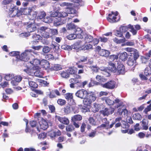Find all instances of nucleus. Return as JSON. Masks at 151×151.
Instances as JSON below:
<instances>
[{"label": "nucleus", "mask_w": 151, "mask_h": 151, "mask_svg": "<svg viewBox=\"0 0 151 151\" xmlns=\"http://www.w3.org/2000/svg\"><path fill=\"white\" fill-rule=\"evenodd\" d=\"M72 109L74 113H78L79 111V109L78 106H72Z\"/></svg>", "instance_id": "nucleus-42"}, {"label": "nucleus", "mask_w": 151, "mask_h": 151, "mask_svg": "<svg viewBox=\"0 0 151 151\" xmlns=\"http://www.w3.org/2000/svg\"><path fill=\"white\" fill-rule=\"evenodd\" d=\"M128 58V54L126 52H124L121 53L119 56V58L122 61H125Z\"/></svg>", "instance_id": "nucleus-20"}, {"label": "nucleus", "mask_w": 151, "mask_h": 151, "mask_svg": "<svg viewBox=\"0 0 151 151\" xmlns=\"http://www.w3.org/2000/svg\"><path fill=\"white\" fill-rule=\"evenodd\" d=\"M20 52H12L10 53V55L11 56H16V58H17V56L19 55Z\"/></svg>", "instance_id": "nucleus-58"}, {"label": "nucleus", "mask_w": 151, "mask_h": 151, "mask_svg": "<svg viewBox=\"0 0 151 151\" xmlns=\"http://www.w3.org/2000/svg\"><path fill=\"white\" fill-rule=\"evenodd\" d=\"M86 97L90 101L91 103L94 101L96 99L95 94L92 93H89V94L87 95Z\"/></svg>", "instance_id": "nucleus-24"}, {"label": "nucleus", "mask_w": 151, "mask_h": 151, "mask_svg": "<svg viewBox=\"0 0 151 151\" xmlns=\"http://www.w3.org/2000/svg\"><path fill=\"white\" fill-rule=\"evenodd\" d=\"M68 23V25H66L67 28L68 30H74L76 29V26L73 23Z\"/></svg>", "instance_id": "nucleus-25"}, {"label": "nucleus", "mask_w": 151, "mask_h": 151, "mask_svg": "<svg viewBox=\"0 0 151 151\" xmlns=\"http://www.w3.org/2000/svg\"><path fill=\"white\" fill-rule=\"evenodd\" d=\"M83 99V104L86 106H90L91 103L90 101L86 97V98Z\"/></svg>", "instance_id": "nucleus-33"}, {"label": "nucleus", "mask_w": 151, "mask_h": 151, "mask_svg": "<svg viewBox=\"0 0 151 151\" xmlns=\"http://www.w3.org/2000/svg\"><path fill=\"white\" fill-rule=\"evenodd\" d=\"M82 119V117L81 116L77 114L72 117L71 120L72 122H76L81 121Z\"/></svg>", "instance_id": "nucleus-21"}, {"label": "nucleus", "mask_w": 151, "mask_h": 151, "mask_svg": "<svg viewBox=\"0 0 151 151\" xmlns=\"http://www.w3.org/2000/svg\"><path fill=\"white\" fill-rule=\"evenodd\" d=\"M47 61L45 60H42L41 61L37 58H35L32 60L30 61V63L34 66H37L41 65H44L43 63H46Z\"/></svg>", "instance_id": "nucleus-11"}, {"label": "nucleus", "mask_w": 151, "mask_h": 151, "mask_svg": "<svg viewBox=\"0 0 151 151\" xmlns=\"http://www.w3.org/2000/svg\"><path fill=\"white\" fill-rule=\"evenodd\" d=\"M58 103L61 106H63L65 104L66 101L64 100L61 99H58L57 101Z\"/></svg>", "instance_id": "nucleus-51"}, {"label": "nucleus", "mask_w": 151, "mask_h": 151, "mask_svg": "<svg viewBox=\"0 0 151 151\" xmlns=\"http://www.w3.org/2000/svg\"><path fill=\"white\" fill-rule=\"evenodd\" d=\"M51 48L47 46H44L42 48V51L43 53L42 54H44V53H48L51 50Z\"/></svg>", "instance_id": "nucleus-31"}, {"label": "nucleus", "mask_w": 151, "mask_h": 151, "mask_svg": "<svg viewBox=\"0 0 151 151\" xmlns=\"http://www.w3.org/2000/svg\"><path fill=\"white\" fill-rule=\"evenodd\" d=\"M60 5L61 6H71L72 5V4L69 3L63 2L60 4Z\"/></svg>", "instance_id": "nucleus-60"}, {"label": "nucleus", "mask_w": 151, "mask_h": 151, "mask_svg": "<svg viewBox=\"0 0 151 151\" xmlns=\"http://www.w3.org/2000/svg\"><path fill=\"white\" fill-rule=\"evenodd\" d=\"M23 12L24 14L28 15H32L33 16V19L34 18H35L37 15V12L32 11V10L29 8H24Z\"/></svg>", "instance_id": "nucleus-13"}, {"label": "nucleus", "mask_w": 151, "mask_h": 151, "mask_svg": "<svg viewBox=\"0 0 151 151\" xmlns=\"http://www.w3.org/2000/svg\"><path fill=\"white\" fill-rule=\"evenodd\" d=\"M113 41L117 44H120L125 42L126 40L124 37L123 39H121L119 40L116 38H115L113 39Z\"/></svg>", "instance_id": "nucleus-30"}, {"label": "nucleus", "mask_w": 151, "mask_h": 151, "mask_svg": "<svg viewBox=\"0 0 151 151\" xmlns=\"http://www.w3.org/2000/svg\"><path fill=\"white\" fill-rule=\"evenodd\" d=\"M28 81L29 85L30 87L34 88H36L38 87L37 84L35 82L32 81H29V80Z\"/></svg>", "instance_id": "nucleus-34"}, {"label": "nucleus", "mask_w": 151, "mask_h": 151, "mask_svg": "<svg viewBox=\"0 0 151 151\" xmlns=\"http://www.w3.org/2000/svg\"><path fill=\"white\" fill-rule=\"evenodd\" d=\"M132 118L134 120H140L142 119V116L140 114L136 113L133 114Z\"/></svg>", "instance_id": "nucleus-29"}, {"label": "nucleus", "mask_w": 151, "mask_h": 151, "mask_svg": "<svg viewBox=\"0 0 151 151\" xmlns=\"http://www.w3.org/2000/svg\"><path fill=\"white\" fill-rule=\"evenodd\" d=\"M89 123L93 125H96V122L92 117H90L88 119Z\"/></svg>", "instance_id": "nucleus-48"}, {"label": "nucleus", "mask_w": 151, "mask_h": 151, "mask_svg": "<svg viewBox=\"0 0 151 151\" xmlns=\"http://www.w3.org/2000/svg\"><path fill=\"white\" fill-rule=\"evenodd\" d=\"M114 110L113 109H108L105 108L101 111V113L104 116H108L110 114H111L114 112Z\"/></svg>", "instance_id": "nucleus-15"}, {"label": "nucleus", "mask_w": 151, "mask_h": 151, "mask_svg": "<svg viewBox=\"0 0 151 151\" xmlns=\"http://www.w3.org/2000/svg\"><path fill=\"white\" fill-rule=\"evenodd\" d=\"M88 94L89 93L86 90L83 89L78 90L75 93L76 96L81 99L86 98Z\"/></svg>", "instance_id": "nucleus-8"}, {"label": "nucleus", "mask_w": 151, "mask_h": 151, "mask_svg": "<svg viewBox=\"0 0 151 151\" xmlns=\"http://www.w3.org/2000/svg\"><path fill=\"white\" fill-rule=\"evenodd\" d=\"M31 52L28 50H26L21 54L20 55L17 56V58L25 62L27 61L30 58Z\"/></svg>", "instance_id": "nucleus-3"}, {"label": "nucleus", "mask_w": 151, "mask_h": 151, "mask_svg": "<svg viewBox=\"0 0 151 151\" xmlns=\"http://www.w3.org/2000/svg\"><path fill=\"white\" fill-rule=\"evenodd\" d=\"M49 108L51 113H54L55 111V108L54 106L50 105L49 106Z\"/></svg>", "instance_id": "nucleus-63"}, {"label": "nucleus", "mask_w": 151, "mask_h": 151, "mask_svg": "<svg viewBox=\"0 0 151 151\" xmlns=\"http://www.w3.org/2000/svg\"><path fill=\"white\" fill-rule=\"evenodd\" d=\"M63 109L64 112L66 114H68L70 112V108L69 106H67L65 107Z\"/></svg>", "instance_id": "nucleus-45"}, {"label": "nucleus", "mask_w": 151, "mask_h": 151, "mask_svg": "<svg viewBox=\"0 0 151 151\" xmlns=\"http://www.w3.org/2000/svg\"><path fill=\"white\" fill-rule=\"evenodd\" d=\"M60 75L62 77L64 78H67L69 77V75L67 72L65 71L62 72L61 73Z\"/></svg>", "instance_id": "nucleus-44"}, {"label": "nucleus", "mask_w": 151, "mask_h": 151, "mask_svg": "<svg viewBox=\"0 0 151 151\" xmlns=\"http://www.w3.org/2000/svg\"><path fill=\"white\" fill-rule=\"evenodd\" d=\"M9 13V15L10 17H13L15 16L19 17L22 15V13L15 6L11 8Z\"/></svg>", "instance_id": "nucleus-6"}, {"label": "nucleus", "mask_w": 151, "mask_h": 151, "mask_svg": "<svg viewBox=\"0 0 151 151\" xmlns=\"http://www.w3.org/2000/svg\"><path fill=\"white\" fill-rule=\"evenodd\" d=\"M149 57H142V62L143 63H145L149 59Z\"/></svg>", "instance_id": "nucleus-62"}, {"label": "nucleus", "mask_w": 151, "mask_h": 151, "mask_svg": "<svg viewBox=\"0 0 151 151\" xmlns=\"http://www.w3.org/2000/svg\"><path fill=\"white\" fill-rule=\"evenodd\" d=\"M74 129V128L72 125H69L66 127V130L67 132H72Z\"/></svg>", "instance_id": "nucleus-41"}, {"label": "nucleus", "mask_w": 151, "mask_h": 151, "mask_svg": "<svg viewBox=\"0 0 151 151\" xmlns=\"http://www.w3.org/2000/svg\"><path fill=\"white\" fill-rule=\"evenodd\" d=\"M93 111L94 112H96L98 111L99 109V108L98 105L95 104L92 107Z\"/></svg>", "instance_id": "nucleus-47"}, {"label": "nucleus", "mask_w": 151, "mask_h": 151, "mask_svg": "<svg viewBox=\"0 0 151 151\" xmlns=\"http://www.w3.org/2000/svg\"><path fill=\"white\" fill-rule=\"evenodd\" d=\"M96 79L97 81L99 82H104L106 81L104 78L98 75L96 76Z\"/></svg>", "instance_id": "nucleus-35"}, {"label": "nucleus", "mask_w": 151, "mask_h": 151, "mask_svg": "<svg viewBox=\"0 0 151 151\" xmlns=\"http://www.w3.org/2000/svg\"><path fill=\"white\" fill-rule=\"evenodd\" d=\"M93 37L89 34H86L85 37V40L86 42L90 43L93 40Z\"/></svg>", "instance_id": "nucleus-23"}, {"label": "nucleus", "mask_w": 151, "mask_h": 151, "mask_svg": "<svg viewBox=\"0 0 151 151\" xmlns=\"http://www.w3.org/2000/svg\"><path fill=\"white\" fill-rule=\"evenodd\" d=\"M129 28L131 29L130 31L132 33L133 35H136L137 33V31L134 29L133 26L129 25Z\"/></svg>", "instance_id": "nucleus-36"}, {"label": "nucleus", "mask_w": 151, "mask_h": 151, "mask_svg": "<svg viewBox=\"0 0 151 151\" xmlns=\"http://www.w3.org/2000/svg\"><path fill=\"white\" fill-rule=\"evenodd\" d=\"M144 73L146 76H148L151 74V69L148 68H145Z\"/></svg>", "instance_id": "nucleus-38"}, {"label": "nucleus", "mask_w": 151, "mask_h": 151, "mask_svg": "<svg viewBox=\"0 0 151 151\" xmlns=\"http://www.w3.org/2000/svg\"><path fill=\"white\" fill-rule=\"evenodd\" d=\"M27 23V25L26 28L28 32H31L35 30L36 27L35 24L34 22H29Z\"/></svg>", "instance_id": "nucleus-14"}, {"label": "nucleus", "mask_w": 151, "mask_h": 151, "mask_svg": "<svg viewBox=\"0 0 151 151\" xmlns=\"http://www.w3.org/2000/svg\"><path fill=\"white\" fill-rule=\"evenodd\" d=\"M73 93H68L65 94V97L67 99H73Z\"/></svg>", "instance_id": "nucleus-40"}, {"label": "nucleus", "mask_w": 151, "mask_h": 151, "mask_svg": "<svg viewBox=\"0 0 151 151\" xmlns=\"http://www.w3.org/2000/svg\"><path fill=\"white\" fill-rule=\"evenodd\" d=\"M13 78L14 79L17 81L18 83L20 82L22 79V77L19 75H17L15 76H14V77Z\"/></svg>", "instance_id": "nucleus-46"}, {"label": "nucleus", "mask_w": 151, "mask_h": 151, "mask_svg": "<svg viewBox=\"0 0 151 151\" xmlns=\"http://www.w3.org/2000/svg\"><path fill=\"white\" fill-rule=\"evenodd\" d=\"M151 110V104L147 106V107L143 111L146 114H147L148 112L150 111Z\"/></svg>", "instance_id": "nucleus-52"}, {"label": "nucleus", "mask_w": 151, "mask_h": 151, "mask_svg": "<svg viewBox=\"0 0 151 151\" xmlns=\"http://www.w3.org/2000/svg\"><path fill=\"white\" fill-rule=\"evenodd\" d=\"M38 14V17L40 19H42L46 15V14L45 12L44 11H40L38 12H37V14Z\"/></svg>", "instance_id": "nucleus-32"}, {"label": "nucleus", "mask_w": 151, "mask_h": 151, "mask_svg": "<svg viewBox=\"0 0 151 151\" xmlns=\"http://www.w3.org/2000/svg\"><path fill=\"white\" fill-rule=\"evenodd\" d=\"M51 46L52 47V48L54 50V51L58 53H59L60 51L59 47L58 46V45L57 43L55 44V45H54L52 44H51Z\"/></svg>", "instance_id": "nucleus-27"}, {"label": "nucleus", "mask_w": 151, "mask_h": 151, "mask_svg": "<svg viewBox=\"0 0 151 151\" xmlns=\"http://www.w3.org/2000/svg\"><path fill=\"white\" fill-rule=\"evenodd\" d=\"M109 122H107L105 124H103L98 127V128H104L109 126Z\"/></svg>", "instance_id": "nucleus-53"}, {"label": "nucleus", "mask_w": 151, "mask_h": 151, "mask_svg": "<svg viewBox=\"0 0 151 151\" xmlns=\"http://www.w3.org/2000/svg\"><path fill=\"white\" fill-rule=\"evenodd\" d=\"M115 73L116 75H123L125 72L124 66L122 64H119L117 67Z\"/></svg>", "instance_id": "nucleus-12"}, {"label": "nucleus", "mask_w": 151, "mask_h": 151, "mask_svg": "<svg viewBox=\"0 0 151 151\" xmlns=\"http://www.w3.org/2000/svg\"><path fill=\"white\" fill-rule=\"evenodd\" d=\"M52 67L53 70H60L62 68L60 65H55Z\"/></svg>", "instance_id": "nucleus-49"}, {"label": "nucleus", "mask_w": 151, "mask_h": 151, "mask_svg": "<svg viewBox=\"0 0 151 151\" xmlns=\"http://www.w3.org/2000/svg\"><path fill=\"white\" fill-rule=\"evenodd\" d=\"M69 81L71 83L70 87L71 88H74V85L75 84L80 83L79 80L76 78H71L69 80Z\"/></svg>", "instance_id": "nucleus-19"}, {"label": "nucleus", "mask_w": 151, "mask_h": 151, "mask_svg": "<svg viewBox=\"0 0 151 151\" xmlns=\"http://www.w3.org/2000/svg\"><path fill=\"white\" fill-rule=\"evenodd\" d=\"M68 16V13L64 12H61L59 13V17L60 18L62 19V20L60 21V22H62L61 23V24H63L66 23L67 22L68 23L71 22L73 21L72 18H66L65 17Z\"/></svg>", "instance_id": "nucleus-5"}, {"label": "nucleus", "mask_w": 151, "mask_h": 151, "mask_svg": "<svg viewBox=\"0 0 151 151\" xmlns=\"http://www.w3.org/2000/svg\"><path fill=\"white\" fill-rule=\"evenodd\" d=\"M67 71L70 74H75L76 73V71L72 67L69 68L67 70Z\"/></svg>", "instance_id": "nucleus-43"}, {"label": "nucleus", "mask_w": 151, "mask_h": 151, "mask_svg": "<svg viewBox=\"0 0 151 151\" xmlns=\"http://www.w3.org/2000/svg\"><path fill=\"white\" fill-rule=\"evenodd\" d=\"M118 111L119 114H121L124 113V115H127L128 114V111L126 109H124L123 110H122V112H121L120 110L119 109Z\"/></svg>", "instance_id": "nucleus-56"}, {"label": "nucleus", "mask_w": 151, "mask_h": 151, "mask_svg": "<svg viewBox=\"0 0 151 151\" xmlns=\"http://www.w3.org/2000/svg\"><path fill=\"white\" fill-rule=\"evenodd\" d=\"M46 137V134L45 133H43L39 134L38 138L40 139H43Z\"/></svg>", "instance_id": "nucleus-55"}, {"label": "nucleus", "mask_w": 151, "mask_h": 151, "mask_svg": "<svg viewBox=\"0 0 151 151\" xmlns=\"http://www.w3.org/2000/svg\"><path fill=\"white\" fill-rule=\"evenodd\" d=\"M77 37L76 34H71L67 36V38L69 40H72L75 39Z\"/></svg>", "instance_id": "nucleus-39"}, {"label": "nucleus", "mask_w": 151, "mask_h": 151, "mask_svg": "<svg viewBox=\"0 0 151 151\" xmlns=\"http://www.w3.org/2000/svg\"><path fill=\"white\" fill-rule=\"evenodd\" d=\"M92 45L90 44H87L85 46L84 48V50H88L89 49H92Z\"/></svg>", "instance_id": "nucleus-64"}, {"label": "nucleus", "mask_w": 151, "mask_h": 151, "mask_svg": "<svg viewBox=\"0 0 151 151\" xmlns=\"http://www.w3.org/2000/svg\"><path fill=\"white\" fill-rule=\"evenodd\" d=\"M40 30L42 36L45 38H52V36H50V31L48 29H49L45 27H41L40 28Z\"/></svg>", "instance_id": "nucleus-7"}, {"label": "nucleus", "mask_w": 151, "mask_h": 151, "mask_svg": "<svg viewBox=\"0 0 151 151\" xmlns=\"http://www.w3.org/2000/svg\"><path fill=\"white\" fill-rule=\"evenodd\" d=\"M110 53L109 51L104 49H102L101 50H100L99 53L100 55L105 57L108 56Z\"/></svg>", "instance_id": "nucleus-22"}, {"label": "nucleus", "mask_w": 151, "mask_h": 151, "mask_svg": "<svg viewBox=\"0 0 151 151\" xmlns=\"http://www.w3.org/2000/svg\"><path fill=\"white\" fill-rule=\"evenodd\" d=\"M115 83L114 81H110L104 84H102L101 85L104 88L112 89L114 88Z\"/></svg>", "instance_id": "nucleus-10"}, {"label": "nucleus", "mask_w": 151, "mask_h": 151, "mask_svg": "<svg viewBox=\"0 0 151 151\" xmlns=\"http://www.w3.org/2000/svg\"><path fill=\"white\" fill-rule=\"evenodd\" d=\"M129 28V27H127L125 26H121L120 28V30L122 33L123 32L124 33L127 32Z\"/></svg>", "instance_id": "nucleus-50"}, {"label": "nucleus", "mask_w": 151, "mask_h": 151, "mask_svg": "<svg viewBox=\"0 0 151 151\" xmlns=\"http://www.w3.org/2000/svg\"><path fill=\"white\" fill-rule=\"evenodd\" d=\"M50 36H52V38L53 35H56L58 34V30L55 29H49Z\"/></svg>", "instance_id": "nucleus-28"}, {"label": "nucleus", "mask_w": 151, "mask_h": 151, "mask_svg": "<svg viewBox=\"0 0 151 151\" xmlns=\"http://www.w3.org/2000/svg\"><path fill=\"white\" fill-rule=\"evenodd\" d=\"M108 69L113 73H115L116 72L117 68L115 64L113 63L109 62L108 63Z\"/></svg>", "instance_id": "nucleus-17"}, {"label": "nucleus", "mask_w": 151, "mask_h": 151, "mask_svg": "<svg viewBox=\"0 0 151 151\" xmlns=\"http://www.w3.org/2000/svg\"><path fill=\"white\" fill-rule=\"evenodd\" d=\"M106 102L109 106L113 105L115 104V108H118L119 107L123 106V102L120 100L116 99L114 101H112L109 98H107L106 99Z\"/></svg>", "instance_id": "nucleus-2"}, {"label": "nucleus", "mask_w": 151, "mask_h": 151, "mask_svg": "<svg viewBox=\"0 0 151 151\" xmlns=\"http://www.w3.org/2000/svg\"><path fill=\"white\" fill-rule=\"evenodd\" d=\"M40 128L43 130H45L48 127L47 123L45 121H44L40 123Z\"/></svg>", "instance_id": "nucleus-26"}, {"label": "nucleus", "mask_w": 151, "mask_h": 151, "mask_svg": "<svg viewBox=\"0 0 151 151\" xmlns=\"http://www.w3.org/2000/svg\"><path fill=\"white\" fill-rule=\"evenodd\" d=\"M118 56L116 55H111L109 56V60L110 61H113L115 59H117L118 58Z\"/></svg>", "instance_id": "nucleus-57"}, {"label": "nucleus", "mask_w": 151, "mask_h": 151, "mask_svg": "<svg viewBox=\"0 0 151 151\" xmlns=\"http://www.w3.org/2000/svg\"><path fill=\"white\" fill-rule=\"evenodd\" d=\"M50 16L51 17H53L55 19H53L55 20V22L54 25L56 26H58L61 25L62 22H60L62 20V19L59 17V13L56 11L51 12L50 14Z\"/></svg>", "instance_id": "nucleus-4"}, {"label": "nucleus", "mask_w": 151, "mask_h": 151, "mask_svg": "<svg viewBox=\"0 0 151 151\" xmlns=\"http://www.w3.org/2000/svg\"><path fill=\"white\" fill-rule=\"evenodd\" d=\"M115 35L116 36L119 37H122L123 35L122 33L120 30V31L116 30L115 32Z\"/></svg>", "instance_id": "nucleus-54"}, {"label": "nucleus", "mask_w": 151, "mask_h": 151, "mask_svg": "<svg viewBox=\"0 0 151 151\" xmlns=\"http://www.w3.org/2000/svg\"><path fill=\"white\" fill-rule=\"evenodd\" d=\"M55 117L60 122L64 124L68 125L69 123V120L66 118L60 117L58 116H56Z\"/></svg>", "instance_id": "nucleus-16"}, {"label": "nucleus", "mask_w": 151, "mask_h": 151, "mask_svg": "<svg viewBox=\"0 0 151 151\" xmlns=\"http://www.w3.org/2000/svg\"><path fill=\"white\" fill-rule=\"evenodd\" d=\"M14 77V75L11 74H6L5 78L7 81H10Z\"/></svg>", "instance_id": "nucleus-37"}, {"label": "nucleus", "mask_w": 151, "mask_h": 151, "mask_svg": "<svg viewBox=\"0 0 151 151\" xmlns=\"http://www.w3.org/2000/svg\"><path fill=\"white\" fill-rule=\"evenodd\" d=\"M141 122H142V129L145 130H147L148 128V121L147 120L144 119Z\"/></svg>", "instance_id": "nucleus-18"}, {"label": "nucleus", "mask_w": 151, "mask_h": 151, "mask_svg": "<svg viewBox=\"0 0 151 151\" xmlns=\"http://www.w3.org/2000/svg\"><path fill=\"white\" fill-rule=\"evenodd\" d=\"M118 15V12L116 11L115 12H112L111 13L109 14V17L107 18L108 21L109 22L113 23L116 22L118 21V19L117 20L116 17Z\"/></svg>", "instance_id": "nucleus-9"}, {"label": "nucleus", "mask_w": 151, "mask_h": 151, "mask_svg": "<svg viewBox=\"0 0 151 151\" xmlns=\"http://www.w3.org/2000/svg\"><path fill=\"white\" fill-rule=\"evenodd\" d=\"M34 75L37 77L39 78H41L42 76L41 75V73L38 71H36L34 73Z\"/></svg>", "instance_id": "nucleus-61"}, {"label": "nucleus", "mask_w": 151, "mask_h": 151, "mask_svg": "<svg viewBox=\"0 0 151 151\" xmlns=\"http://www.w3.org/2000/svg\"><path fill=\"white\" fill-rule=\"evenodd\" d=\"M125 50L129 52L128 55L131 57L129 58L127 64L130 66H133L136 63V60L139 57L138 52L136 49L131 47H127Z\"/></svg>", "instance_id": "nucleus-1"}, {"label": "nucleus", "mask_w": 151, "mask_h": 151, "mask_svg": "<svg viewBox=\"0 0 151 151\" xmlns=\"http://www.w3.org/2000/svg\"><path fill=\"white\" fill-rule=\"evenodd\" d=\"M122 127L123 128L128 129L129 127V125L127 123L124 122L122 126Z\"/></svg>", "instance_id": "nucleus-59"}]
</instances>
